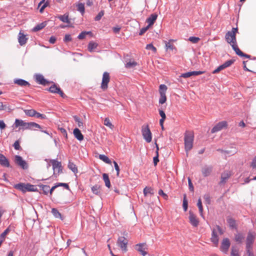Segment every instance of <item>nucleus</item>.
<instances>
[{
    "label": "nucleus",
    "mask_w": 256,
    "mask_h": 256,
    "mask_svg": "<svg viewBox=\"0 0 256 256\" xmlns=\"http://www.w3.org/2000/svg\"><path fill=\"white\" fill-rule=\"evenodd\" d=\"M238 32L237 28H233L231 31L228 32L225 36L226 40L232 47L236 54L240 56L250 58V56L243 53L238 48L237 44L236 34Z\"/></svg>",
    "instance_id": "obj_1"
},
{
    "label": "nucleus",
    "mask_w": 256,
    "mask_h": 256,
    "mask_svg": "<svg viewBox=\"0 0 256 256\" xmlns=\"http://www.w3.org/2000/svg\"><path fill=\"white\" fill-rule=\"evenodd\" d=\"M194 140V134L193 132H186L184 134V148L188 152L193 147V142Z\"/></svg>",
    "instance_id": "obj_2"
},
{
    "label": "nucleus",
    "mask_w": 256,
    "mask_h": 256,
    "mask_svg": "<svg viewBox=\"0 0 256 256\" xmlns=\"http://www.w3.org/2000/svg\"><path fill=\"white\" fill-rule=\"evenodd\" d=\"M142 133L144 140L148 143L151 142L152 134L148 124H145L142 127Z\"/></svg>",
    "instance_id": "obj_3"
},
{
    "label": "nucleus",
    "mask_w": 256,
    "mask_h": 256,
    "mask_svg": "<svg viewBox=\"0 0 256 256\" xmlns=\"http://www.w3.org/2000/svg\"><path fill=\"white\" fill-rule=\"evenodd\" d=\"M128 238L124 236L118 237L117 240V244L120 248L121 250L126 252L128 250Z\"/></svg>",
    "instance_id": "obj_4"
},
{
    "label": "nucleus",
    "mask_w": 256,
    "mask_h": 256,
    "mask_svg": "<svg viewBox=\"0 0 256 256\" xmlns=\"http://www.w3.org/2000/svg\"><path fill=\"white\" fill-rule=\"evenodd\" d=\"M159 88V92L160 94L159 104H163L166 101V91L168 88L165 84H160Z\"/></svg>",
    "instance_id": "obj_5"
},
{
    "label": "nucleus",
    "mask_w": 256,
    "mask_h": 256,
    "mask_svg": "<svg viewBox=\"0 0 256 256\" xmlns=\"http://www.w3.org/2000/svg\"><path fill=\"white\" fill-rule=\"evenodd\" d=\"M135 250L140 252L142 256L147 254L146 250H148V246L146 243H140L134 246Z\"/></svg>",
    "instance_id": "obj_6"
},
{
    "label": "nucleus",
    "mask_w": 256,
    "mask_h": 256,
    "mask_svg": "<svg viewBox=\"0 0 256 256\" xmlns=\"http://www.w3.org/2000/svg\"><path fill=\"white\" fill-rule=\"evenodd\" d=\"M256 238L254 232H249L246 239V248H252V244Z\"/></svg>",
    "instance_id": "obj_7"
},
{
    "label": "nucleus",
    "mask_w": 256,
    "mask_h": 256,
    "mask_svg": "<svg viewBox=\"0 0 256 256\" xmlns=\"http://www.w3.org/2000/svg\"><path fill=\"white\" fill-rule=\"evenodd\" d=\"M110 80V76L108 72H104L102 75V82L101 84V88L104 90H106L108 88V84Z\"/></svg>",
    "instance_id": "obj_8"
},
{
    "label": "nucleus",
    "mask_w": 256,
    "mask_h": 256,
    "mask_svg": "<svg viewBox=\"0 0 256 256\" xmlns=\"http://www.w3.org/2000/svg\"><path fill=\"white\" fill-rule=\"evenodd\" d=\"M14 162L17 165L24 170L28 168L27 163L20 156L18 155L15 156Z\"/></svg>",
    "instance_id": "obj_9"
},
{
    "label": "nucleus",
    "mask_w": 256,
    "mask_h": 256,
    "mask_svg": "<svg viewBox=\"0 0 256 256\" xmlns=\"http://www.w3.org/2000/svg\"><path fill=\"white\" fill-rule=\"evenodd\" d=\"M234 60H230L222 64L220 66L212 72V74H216L219 72L220 71L224 70V68L230 66L234 62Z\"/></svg>",
    "instance_id": "obj_10"
},
{
    "label": "nucleus",
    "mask_w": 256,
    "mask_h": 256,
    "mask_svg": "<svg viewBox=\"0 0 256 256\" xmlns=\"http://www.w3.org/2000/svg\"><path fill=\"white\" fill-rule=\"evenodd\" d=\"M234 60H230L222 64L220 66L212 72V74H216L219 72L220 71L224 70V68L230 66L234 62Z\"/></svg>",
    "instance_id": "obj_11"
},
{
    "label": "nucleus",
    "mask_w": 256,
    "mask_h": 256,
    "mask_svg": "<svg viewBox=\"0 0 256 256\" xmlns=\"http://www.w3.org/2000/svg\"><path fill=\"white\" fill-rule=\"evenodd\" d=\"M227 126V122L226 121L219 122L212 129L211 132L214 134L219 132L223 128H226Z\"/></svg>",
    "instance_id": "obj_12"
},
{
    "label": "nucleus",
    "mask_w": 256,
    "mask_h": 256,
    "mask_svg": "<svg viewBox=\"0 0 256 256\" xmlns=\"http://www.w3.org/2000/svg\"><path fill=\"white\" fill-rule=\"evenodd\" d=\"M230 245V243L228 238H224L222 242L221 246L220 248L221 251L225 254H226L228 252Z\"/></svg>",
    "instance_id": "obj_13"
},
{
    "label": "nucleus",
    "mask_w": 256,
    "mask_h": 256,
    "mask_svg": "<svg viewBox=\"0 0 256 256\" xmlns=\"http://www.w3.org/2000/svg\"><path fill=\"white\" fill-rule=\"evenodd\" d=\"M232 174L230 171H224V172L220 176V180L219 182L220 185H224V184L229 178L230 177Z\"/></svg>",
    "instance_id": "obj_14"
},
{
    "label": "nucleus",
    "mask_w": 256,
    "mask_h": 256,
    "mask_svg": "<svg viewBox=\"0 0 256 256\" xmlns=\"http://www.w3.org/2000/svg\"><path fill=\"white\" fill-rule=\"evenodd\" d=\"M189 220L190 224L194 227H197L199 224V220L196 216L191 211L189 212Z\"/></svg>",
    "instance_id": "obj_15"
},
{
    "label": "nucleus",
    "mask_w": 256,
    "mask_h": 256,
    "mask_svg": "<svg viewBox=\"0 0 256 256\" xmlns=\"http://www.w3.org/2000/svg\"><path fill=\"white\" fill-rule=\"evenodd\" d=\"M50 162L52 165V168L54 170V174L56 172H57L58 174L62 172V169L60 162H59L55 160H50Z\"/></svg>",
    "instance_id": "obj_16"
},
{
    "label": "nucleus",
    "mask_w": 256,
    "mask_h": 256,
    "mask_svg": "<svg viewBox=\"0 0 256 256\" xmlns=\"http://www.w3.org/2000/svg\"><path fill=\"white\" fill-rule=\"evenodd\" d=\"M48 90L52 93L58 94L62 98L65 97L64 94L60 90V88L56 86V84H53L50 88Z\"/></svg>",
    "instance_id": "obj_17"
},
{
    "label": "nucleus",
    "mask_w": 256,
    "mask_h": 256,
    "mask_svg": "<svg viewBox=\"0 0 256 256\" xmlns=\"http://www.w3.org/2000/svg\"><path fill=\"white\" fill-rule=\"evenodd\" d=\"M204 73L203 71H193V72H189L184 74H182L180 77L184 78H188L190 77L193 76H198L200 74H202Z\"/></svg>",
    "instance_id": "obj_18"
},
{
    "label": "nucleus",
    "mask_w": 256,
    "mask_h": 256,
    "mask_svg": "<svg viewBox=\"0 0 256 256\" xmlns=\"http://www.w3.org/2000/svg\"><path fill=\"white\" fill-rule=\"evenodd\" d=\"M212 171V166H206L202 168V173L204 176L206 177L210 176Z\"/></svg>",
    "instance_id": "obj_19"
},
{
    "label": "nucleus",
    "mask_w": 256,
    "mask_h": 256,
    "mask_svg": "<svg viewBox=\"0 0 256 256\" xmlns=\"http://www.w3.org/2000/svg\"><path fill=\"white\" fill-rule=\"evenodd\" d=\"M158 18V14H152L146 19V22L148 24V26L150 27L152 26Z\"/></svg>",
    "instance_id": "obj_20"
},
{
    "label": "nucleus",
    "mask_w": 256,
    "mask_h": 256,
    "mask_svg": "<svg viewBox=\"0 0 256 256\" xmlns=\"http://www.w3.org/2000/svg\"><path fill=\"white\" fill-rule=\"evenodd\" d=\"M14 124L16 127L20 126H22L24 129H27L28 126V122H24L22 120L16 119L15 120Z\"/></svg>",
    "instance_id": "obj_21"
},
{
    "label": "nucleus",
    "mask_w": 256,
    "mask_h": 256,
    "mask_svg": "<svg viewBox=\"0 0 256 256\" xmlns=\"http://www.w3.org/2000/svg\"><path fill=\"white\" fill-rule=\"evenodd\" d=\"M36 81L40 84L46 85L48 84V82L44 78V76L42 74L36 75Z\"/></svg>",
    "instance_id": "obj_22"
},
{
    "label": "nucleus",
    "mask_w": 256,
    "mask_h": 256,
    "mask_svg": "<svg viewBox=\"0 0 256 256\" xmlns=\"http://www.w3.org/2000/svg\"><path fill=\"white\" fill-rule=\"evenodd\" d=\"M211 241L216 246H217L218 244V238L215 230H213L212 232V236L211 238Z\"/></svg>",
    "instance_id": "obj_23"
},
{
    "label": "nucleus",
    "mask_w": 256,
    "mask_h": 256,
    "mask_svg": "<svg viewBox=\"0 0 256 256\" xmlns=\"http://www.w3.org/2000/svg\"><path fill=\"white\" fill-rule=\"evenodd\" d=\"M0 164L5 167L10 166V162L8 160L3 154H0Z\"/></svg>",
    "instance_id": "obj_24"
},
{
    "label": "nucleus",
    "mask_w": 256,
    "mask_h": 256,
    "mask_svg": "<svg viewBox=\"0 0 256 256\" xmlns=\"http://www.w3.org/2000/svg\"><path fill=\"white\" fill-rule=\"evenodd\" d=\"M18 40L20 44V46H23L26 42L27 38L23 33L20 32L18 34Z\"/></svg>",
    "instance_id": "obj_25"
},
{
    "label": "nucleus",
    "mask_w": 256,
    "mask_h": 256,
    "mask_svg": "<svg viewBox=\"0 0 256 256\" xmlns=\"http://www.w3.org/2000/svg\"><path fill=\"white\" fill-rule=\"evenodd\" d=\"M15 84L21 86H30V84L26 80L22 79H15L14 81Z\"/></svg>",
    "instance_id": "obj_26"
},
{
    "label": "nucleus",
    "mask_w": 256,
    "mask_h": 256,
    "mask_svg": "<svg viewBox=\"0 0 256 256\" xmlns=\"http://www.w3.org/2000/svg\"><path fill=\"white\" fill-rule=\"evenodd\" d=\"M74 134L75 138L78 140L81 141L84 140V136L78 128H76L74 129Z\"/></svg>",
    "instance_id": "obj_27"
},
{
    "label": "nucleus",
    "mask_w": 256,
    "mask_h": 256,
    "mask_svg": "<svg viewBox=\"0 0 256 256\" xmlns=\"http://www.w3.org/2000/svg\"><path fill=\"white\" fill-rule=\"evenodd\" d=\"M12 108L8 104H4L2 102H0V111L6 110L8 112L12 111Z\"/></svg>",
    "instance_id": "obj_28"
},
{
    "label": "nucleus",
    "mask_w": 256,
    "mask_h": 256,
    "mask_svg": "<svg viewBox=\"0 0 256 256\" xmlns=\"http://www.w3.org/2000/svg\"><path fill=\"white\" fill-rule=\"evenodd\" d=\"M98 46V43L93 41H90L88 44V49L90 52H92L97 48Z\"/></svg>",
    "instance_id": "obj_29"
},
{
    "label": "nucleus",
    "mask_w": 256,
    "mask_h": 256,
    "mask_svg": "<svg viewBox=\"0 0 256 256\" xmlns=\"http://www.w3.org/2000/svg\"><path fill=\"white\" fill-rule=\"evenodd\" d=\"M58 18L64 22L70 24V20L68 17V14H65L64 15H60L58 16Z\"/></svg>",
    "instance_id": "obj_30"
},
{
    "label": "nucleus",
    "mask_w": 256,
    "mask_h": 256,
    "mask_svg": "<svg viewBox=\"0 0 256 256\" xmlns=\"http://www.w3.org/2000/svg\"><path fill=\"white\" fill-rule=\"evenodd\" d=\"M41 126L40 124L34 122H28V127H27L28 130H34L35 128H40Z\"/></svg>",
    "instance_id": "obj_31"
},
{
    "label": "nucleus",
    "mask_w": 256,
    "mask_h": 256,
    "mask_svg": "<svg viewBox=\"0 0 256 256\" xmlns=\"http://www.w3.org/2000/svg\"><path fill=\"white\" fill-rule=\"evenodd\" d=\"M93 194L96 195H100V186L98 184H96L91 188Z\"/></svg>",
    "instance_id": "obj_32"
},
{
    "label": "nucleus",
    "mask_w": 256,
    "mask_h": 256,
    "mask_svg": "<svg viewBox=\"0 0 256 256\" xmlns=\"http://www.w3.org/2000/svg\"><path fill=\"white\" fill-rule=\"evenodd\" d=\"M52 212L56 218H59L62 220H63L64 218L62 216L61 214L58 210L57 209L52 208Z\"/></svg>",
    "instance_id": "obj_33"
},
{
    "label": "nucleus",
    "mask_w": 256,
    "mask_h": 256,
    "mask_svg": "<svg viewBox=\"0 0 256 256\" xmlns=\"http://www.w3.org/2000/svg\"><path fill=\"white\" fill-rule=\"evenodd\" d=\"M102 178L106 186L110 188V182L108 174H102Z\"/></svg>",
    "instance_id": "obj_34"
},
{
    "label": "nucleus",
    "mask_w": 256,
    "mask_h": 256,
    "mask_svg": "<svg viewBox=\"0 0 256 256\" xmlns=\"http://www.w3.org/2000/svg\"><path fill=\"white\" fill-rule=\"evenodd\" d=\"M14 188L18 190L22 191L24 192H26V184H18L14 186Z\"/></svg>",
    "instance_id": "obj_35"
},
{
    "label": "nucleus",
    "mask_w": 256,
    "mask_h": 256,
    "mask_svg": "<svg viewBox=\"0 0 256 256\" xmlns=\"http://www.w3.org/2000/svg\"><path fill=\"white\" fill-rule=\"evenodd\" d=\"M99 158L106 164H111L112 163V162L109 158L104 154H100Z\"/></svg>",
    "instance_id": "obj_36"
},
{
    "label": "nucleus",
    "mask_w": 256,
    "mask_h": 256,
    "mask_svg": "<svg viewBox=\"0 0 256 256\" xmlns=\"http://www.w3.org/2000/svg\"><path fill=\"white\" fill-rule=\"evenodd\" d=\"M68 168L72 171L74 173L76 174L78 172V168L75 164L73 162H69L68 164Z\"/></svg>",
    "instance_id": "obj_37"
},
{
    "label": "nucleus",
    "mask_w": 256,
    "mask_h": 256,
    "mask_svg": "<svg viewBox=\"0 0 256 256\" xmlns=\"http://www.w3.org/2000/svg\"><path fill=\"white\" fill-rule=\"evenodd\" d=\"M197 206L198 208V210L200 213V215L201 216L204 217V214H203V208L202 205V202L200 198L198 200Z\"/></svg>",
    "instance_id": "obj_38"
},
{
    "label": "nucleus",
    "mask_w": 256,
    "mask_h": 256,
    "mask_svg": "<svg viewBox=\"0 0 256 256\" xmlns=\"http://www.w3.org/2000/svg\"><path fill=\"white\" fill-rule=\"evenodd\" d=\"M90 34L91 36H92V34L91 32H82L78 36V38L80 40H82L85 38L86 35Z\"/></svg>",
    "instance_id": "obj_39"
},
{
    "label": "nucleus",
    "mask_w": 256,
    "mask_h": 256,
    "mask_svg": "<svg viewBox=\"0 0 256 256\" xmlns=\"http://www.w3.org/2000/svg\"><path fill=\"white\" fill-rule=\"evenodd\" d=\"M46 26V22H42L41 24H40L36 26L34 28H33V31L34 32H38L42 29L44 28Z\"/></svg>",
    "instance_id": "obj_40"
},
{
    "label": "nucleus",
    "mask_w": 256,
    "mask_h": 256,
    "mask_svg": "<svg viewBox=\"0 0 256 256\" xmlns=\"http://www.w3.org/2000/svg\"><path fill=\"white\" fill-rule=\"evenodd\" d=\"M137 64H138L136 62L130 60L126 64V68H130L136 66H137Z\"/></svg>",
    "instance_id": "obj_41"
},
{
    "label": "nucleus",
    "mask_w": 256,
    "mask_h": 256,
    "mask_svg": "<svg viewBox=\"0 0 256 256\" xmlns=\"http://www.w3.org/2000/svg\"><path fill=\"white\" fill-rule=\"evenodd\" d=\"M148 194H154V190L150 187H146L144 190V196H146Z\"/></svg>",
    "instance_id": "obj_42"
},
{
    "label": "nucleus",
    "mask_w": 256,
    "mask_h": 256,
    "mask_svg": "<svg viewBox=\"0 0 256 256\" xmlns=\"http://www.w3.org/2000/svg\"><path fill=\"white\" fill-rule=\"evenodd\" d=\"M36 190V188L34 186L27 184H26V192H35Z\"/></svg>",
    "instance_id": "obj_43"
},
{
    "label": "nucleus",
    "mask_w": 256,
    "mask_h": 256,
    "mask_svg": "<svg viewBox=\"0 0 256 256\" xmlns=\"http://www.w3.org/2000/svg\"><path fill=\"white\" fill-rule=\"evenodd\" d=\"M244 239V236L241 234H238L235 236V240L238 242H242Z\"/></svg>",
    "instance_id": "obj_44"
},
{
    "label": "nucleus",
    "mask_w": 256,
    "mask_h": 256,
    "mask_svg": "<svg viewBox=\"0 0 256 256\" xmlns=\"http://www.w3.org/2000/svg\"><path fill=\"white\" fill-rule=\"evenodd\" d=\"M36 111L34 110H24L25 114L29 116H34Z\"/></svg>",
    "instance_id": "obj_45"
},
{
    "label": "nucleus",
    "mask_w": 256,
    "mask_h": 256,
    "mask_svg": "<svg viewBox=\"0 0 256 256\" xmlns=\"http://www.w3.org/2000/svg\"><path fill=\"white\" fill-rule=\"evenodd\" d=\"M231 256H239L238 249L235 246H232L231 249Z\"/></svg>",
    "instance_id": "obj_46"
},
{
    "label": "nucleus",
    "mask_w": 256,
    "mask_h": 256,
    "mask_svg": "<svg viewBox=\"0 0 256 256\" xmlns=\"http://www.w3.org/2000/svg\"><path fill=\"white\" fill-rule=\"evenodd\" d=\"M78 10L82 14L84 12V6L82 3H79L77 4Z\"/></svg>",
    "instance_id": "obj_47"
},
{
    "label": "nucleus",
    "mask_w": 256,
    "mask_h": 256,
    "mask_svg": "<svg viewBox=\"0 0 256 256\" xmlns=\"http://www.w3.org/2000/svg\"><path fill=\"white\" fill-rule=\"evenodd\" d=\"M40 187L42 188V193L47 194L50 190V186L47 185H41Z\"/></svg>",
    "instance_id": "obj_48"
},
{
    "label": "nucleus",
    "mask_w": 256,
    "mask_h": 256,
    "mask_svg": "<svg viewBox=\"0 0 256 256\" xmlns=\"http://www.w3.org/2000/svg\"><path fill=\"white\" fill-rule=\"evenodd\" d=\"M45 0H42L38 4V6H40L42 4V6H41V8H40V12H42L44 9L47 6H48V3L47 2H46V3H44Z\"/></svg>",
    "instance_id": "obj_49"
},
{
    "label": "nucleus",
    "mask_w": 256,
    "mask_h": 256,
    "mask_svg": "<svg viewBox=\"0 0 256 256\" xmlns=\"http://www.w3.org/2000/svg\"><path fill=\"white\" fill-rule=\"evenodd\" d=\"M173 40H170L169 42H165L166 48V50L170 49V50H172L173 49H174L175 48L174 44H170V42L173 41Z\"/></svg>",
    "instance_id": "obj_50"
},
{
    "label": "nucleus",
    "mask_w": 256,
    "mask_h": 256,
    "mask_svg": "<svg viewBox=\"0 0 256 256\" xmlns=\"http://www.w3.org/2000/svg\"><path fill=\"white\" fill-rule=\"evenodd\" d=\"M104 124L111 129H112L114 128V126L112 124V123L110 122V120L108 118H106L104 119Z\"/></svg>",
    "instance_id": "obj_51"
},
{
    "label": "nucleus",
    "mask_w": 256,
    "mask_h": 256,
    "mask_svg": "<svg viewBox=\"0 0 256 256\" xmlns=\"http://www.w3.org/2000/svg\"><path fill=\"white\" fill-rule=\"evenodd\" d=\"M228 224L230 227L232 228H236V222L234 219L232 218H229L228 219Z\"/></svg>",
    "instance_id": "obj_52"
},
{
    "label": "nucleus",
    "mask_w": 256,
    "mask_h": 256,
    "mask_svg": "<svg viewBox=\"0 0 256 256\" xmlns=\"http://www.w3.org/2000/svg\"><path fill=\"white\" fill-rule=\"evenodd\" d=\"M74 118L76 122L78 123V126L79 128H82L83 127V123L80 120V119L76 116H74Z\"/></svg>",
    "instance_id": "obj_53"
},
{
    "label": "nucleus",
    "mask_w": 256,
    "mask_h": 256,
    "mask_svg": "<svg viewBox=\"0 0 256 256\" xmlns=\"http://www.w3.org/2000/svg\"><path fill=\"white\" fill-rule=\"evenodd\" d=\"M146 48L148 50H152L154 53L156 52V48L154 47L152 44H147Z\"/></svg>",
    "instance_id": "obj_54"
},
{
    "label": "nucleus",
    "mask_w": 256,
    "mask_h": 256,
    "mask_svg": "<svg viewBox=\"0 0 256 256\" xmlns=\"http://www.w3.org/2000/svg\"><path fill=\"white\" fill-rule=\"evenodd\" d=\"M200 38L196 36H190L188 38V40L192 43L196 44L200 40Z\"/></svg>",
    "instance_id": "obj_55"
},
{
    "label": "nucleus",
    "mask_w": 256,
    "mask_h": 256,
    "mask_svg": "<svg viewBox=\"0 0 256 256\" xmlns=\"http://www.w3.org/2000/svg\"><path fill=\"white\" fill-rule=\"evenodd\" d=\"M183 208L184 211H186L188 206V202L186 199V196H184V200H183V204H182Z\"/></svg>",
    "instance_id": "obj_56"
},
{
    "label": "nucleus",
    "mask_w": 256,
    "mask_h": 256,
    "mask_svg": "<svg viewBox=\"0 0 256 256\" xmlns=\"http://www.w3.org/2000/svg\"><path fill=\"white\" fill-rule=\"evenodd\" d=\"M104 15V10H101L98 14L95 17L94 20L96 21H98L100 20L102 17Z\"/></svg>",
    "instance_id": "obj_57"
},
{
    "label": "nucleus",
    "mask_w": 256,
    "mask_h": 256,
    "mask_svg": "<svg viewBox=\"0 0 256 256\" xmlns=\"http://www.w3.org/2000/svg\"><path fill=\"white\" fill-rule=\"evenodd\" d=\"M10 232L8 228H6L0 235V240H4L6 236Z\"/></svg>",
    "instance_id": "obj_58"
},
{
    "label": "nucleus",
    "mask_w": 256,
    "mask_h": 256,
    "mask_svg": "<svg viewBox=\"0 0 256 256\" xmlns=\"http://www.w3.org/2000/svg\"><path fill=\"white\" fill-rule=\"evenodd\" d=\"M149 28H150V26H146L144 28H142L139 32V35H140V36L142 35L144 33H145L148 30V29Z\"/></svg>",
    "instance_id": "obj_59"
},
{
    "label": "nucleus",
    "mask_w": 256,
    "mask_h": 256,
    "mask_svg": "<svg viewBox=\"0 0 256 256\" xmlns=\"http://www.w3.org/2000/svg\"><path fill=\"white\" fill-rule=\"evenodd\" d=\"M158 194L159 195L162 196L164 199H165V200L168 199V195L164 193V192H163V190H158Z\"/></svg>",
    "instance_id": "obj_60"
},
{
    "label": "nucleus",
    "mask_w": 256,
    "mask_h": 256,
    "mask_svg": "<svg viewBox=\"0 0 256 256\" xmlns=\"http://www.w3.org/2000/svg\"><path fill=\"white\" fill-rule=\"evenodd\" d=\"M34 116L41 119H45L46 118V116L44 114H41L37 112H36V115H34Z\"/></svg>",
    "instance_id": "obj_61"
},
{
    "label": "nucleus",
    "mask_w": 256,
    "mask_h": 256,
    "mask_svg": "<svg viewBox=\"0 0 256 256\" xmlns=\"http://www.w3.org/2000/svg\"><path fill=\"white\" fill-rule=\"evenodd\" d=\"M14 148L16 150H19L21 149V147L20 145V142H19L18 140H16L14 142Z\"/></svg>",
    "instance_id": "obj_62"
},
{
    "label": "nucleus",
    "mask_w": 256,
    "mask_h": 256,
    "mask_svg": "<svg viewBox=\"0 0 256 256\" xmlns=\"http://www.w3.org/2000/svg\"><path fill=\"white\" fill-rule=\"evenodd\" d=\"M58 130H60V132L63 134L64 136L66 138H67V132L66 130L64 128H58Z\"/></svg>",
    "instance_id": "obj_63"
},
{
    "label": "nucleus",
    "mask_w": 256,
    "mask_h": 256,
    "mask_svg": "<svg viewBox=\"0 0 256 256\" xmlns=\"http://www.w3.org/2000/svg\"><path fill=\"white\" fill-rule=\"evenodd\" d=\"M250 166L253 168H256V156L253 158Z\"/></svg>",
    "instance_id": "obj_64"
}]
</instances>
